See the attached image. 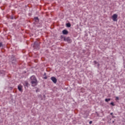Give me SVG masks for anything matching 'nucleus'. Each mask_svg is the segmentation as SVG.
<instances>
[{
  "instance_id": "f257e3e1",
  "label": "nucleus",
  "mask_w": 125,
  "mask_h": 125,
  "mask_svg": "<svg viewBox=\"0 0 125 125\" xmlns=\"http://www.w3.org/2000/svg\"><path fill=\"white\" fill-rule=\"evenodd\" d=\"M30 81L31 84H33V86H36L38 84V80H37V78L36 76H32L30 77Z\"/></svg>"
},
{
  "instance_id": "f03ea898",
  "label": "nucleus",
  "mask_w": 125,
  "mask_h": 125,
  "mask_svg": "<svg viewBox=\"0 0 125 125\" xmlns=\"http://www.w3.org/2000/svg\"><path fill=\"white\" fill-rule=\"evenodd\" d=\"M33 47L34 49L39 50V49H40V42H34Z\"/></svg>"
},
{
  "instance_id": "7ed1b4c3",
  "label": "nucleus",
  "mask_w": 125,
  "mask_h": 125,
  "mask_svg": "<svg viewBox=\"0 0 125 125\" xmlns=\"http://www.w3.org/2000/svg\"><path fill=\"white\" fill-rule=\"evenodd\" d=\"M63 41H64V42H71V39H70L69 37H63Z\"/></svg>"
},
{
  "instance_id": "20e7f679",
  "label": "nucleus",
  "mask_w": 125,
  "mask_h": 125,
  "mask_svg": "<svg viewBox=\"0 0 125 125\" xmlns=\"http://www.w3.org/2000/svg\"><path fill=\"white\" fill-rule=\"evenodd\" d=\"M112 17L113 21H117V18H118V15H117V14H113Z\"/></svg>"
},
{
  "instance_id": "39448f33",
  "label": "nucleus",
  "mask_w": 125,
  "mask_h": 125,
  "mask_svg": "<svg viewBox=\"0 0 125 125\" xmlns=\"http://www.w3.org/2000/svg\"><path fill=\"white\" fill-rule=\"evenodd\" d=\"M51 80L54 83H57V79L54 77H51Z\"/></svg>"
},
{
  "instance_id": "423d86ee",
  "label": "nucleus",
  "mask_w": 125,
  "mask_h": 125,
  "mask_svg": "<svg viewBox=\"0 0 125 125\" xmlns=\"http://www.w3.org/2000/svg\"><path fill=\"white\" fill-rule=\"evenodd\" d=\"M23 85L25 86V87H28L29 86V83L27 81H25L24 83H23Z\"/></svg>"
},
{
  "instance_id": "0eeeda50",
  "label": "nucleus",
  "mask_w": 125,
  "mask_h": 125,
  "mask_svg": "<svg viewBox=\"0 0 125 125\" xmlns=\"http://www.w3.org/2000/svg\"><path fill=\"white\" fill-rule=\"evenodd\" d=\"M18 88L19 91H21V92H22V91H23V90H22V85H19L18 86Z\"/></svg>"
},
{
  "instance_id": "6e6552de",
  "label": "nucleus",
  "mask_w": 125,
  "mask_h": 125,
  "mask_svg": "<svg viewBox=\"0 0 125 125\" xmlns=\"http://www.w3.org/2000/svg\"><path fill=\"white\" fill-rule=\"evenodd\" d=\"M68 32L67 31V30H63L62 31V34L63 35H68Z\"/></svg>"
},
{
  "instance_id": "1a4fd4ad",
  "label": "nucleus",
  "mask_w": 125,
  "mask_h": 125,
  "mask_svg": "<svg viewBox=\"0 0 125 125\" xmlns=\"http://www.w3.org/2000/svg\"><path fill=\"white\" fill-rule=\"evenodd\" d=\"M34 20L35 22H39V18L38 17H35Z\"/></svg>"
},
{
  "instance_id": "9d476101",
  "label": "nucleus",
  "mask_w": 125,
  "mask_h": 125,
  "mask_svg": "<svg viewBox=\"0 0 125 125\" xmlns=\"http://www.w3.org/2000/svg\"><path fill=\"white\" fill-rule=\"evenodd\" d=\"M66 25L67 28H70V27H71V23H70L69 22L66 23Z\"/></svg>"
},
{
  "instance_id": "9b49d317",
  "label": "nucleus",
  "mask_w": 125,
  "mask_h": 125,
  "mask_svg": "<svg viewBox=\"0 0 125 125\" xmlns=\"http://www.w3.org/2000/svg\"><path fill=\"white\" fill-rule=\"evenodd\" d=\"M111 100V99H105V102H109Z\"/></svg>"
},
{
  "instance_id": "f8f14e48",
  "label": "nucleus",
  "mask_w": 125,
  "mask_h": 125,
  "mask_svg": "<svg viewBox=\"0 0 125 125\" xmlns=\"http://www.w3.org/2000/svg\"><path fill=\"white\" fill-rule=\"evenodd\" d=\"M0 47H3V44H2V42H0Z\"/></svg>"
},
{
  "instance_id": "ddd939ff",
  "label": "nucleus",
  "mask_w": 125,
  "mask_h": 125,
  "mask_svg": "<svg viewBox=\"0 0 125 125\" xmlns=\"http://www.w3.org/2000/svg\"><path fill=\"white\" fill-rule=\"evenodd\" d=\"M110 105H112V106H115V104H114L113 102H111V103H110Z\"/></svg>"
},
{
  "instance_id": "4468645a",
  "label": "nucleus",
  "mask_w": 125,
  "mask_h": 125,
  "mask_svg": "<svg viewBox=\"0 0 125 125\" xmlns=\"http://www.w3.org/2000/svg\"><path fill=\"white\" fill-rule=\"evenodd\" d=\"M10 19H11L12 20H13V19H14V17L13 16H11L10 18Z\"/></svg>"
},
{
  "instance_id": "2eb2a0df",
  "label": "nucleus",
  "mask_w": 125,
  "mask_h": 125,
  "mask_svg": "<svg viewBox=\"0 0 125 125\" xmlns=\"http://www.w3.org/2000/svg\"><path fill=\"white\" fill-rule=\"evenodd\" d=\"M94 63L95 65H96V64H97V63H98V62H96V61H94Z\"/></svg>"
},
{
  "instance_id": "dca6fc26",
  "label": "nucleus",
  "mask_w": 125,
  "mask_h": 125,
  "mask_svg": "<svg viewBox=\"0 0 125 125\" xmlns=\"http://www.w3.org/2000/svg\"><path fill=\"white\" fill-rule=\"evenodd\" d=\"M44 80H47V76H45L44 77Z\"/></svg>"
},
{
  "instance_id": "f3484780",
  "label": "nucleus",
  "mask_w": 125,
  "mask_h": 125,
  "mask_svg": "<svg viewBox=\"0 0 125 125\" xmlns=\"http://www.w3.org/2000/svg\"><path fill=\"white\" fill-rule=\"evenodd\" d=\"M97 66L99 67L100 66V64H99V63L98 62V63H97Z\"/></svg>"
},
{
  "instance_id": "a211bd4d",
  "label": "nucleus",
  "mask_w": 125,
  "mask_h": 125,
  "mask_svg": "<svg viewBox=\"0 0 125 125\" xmlns=\"http://www.w3.org/2000/svg\"><path fill=\"white\" fill-rule=\"evenodd\" d=\"M119 98L118 97H116V100H119Z\"/></svg>"
},
{
  "instance_id": "6ab92c4d",
  "label": "nucleus",
  "mask_w": 125,
  "mask_h": 125,
  "mask_svg": "<svg viewBox=\"0 0 125 125\" xmlns=\"http://www.w3.org/2000/svg\"><path fill=\"white\" fill-rule=\"evenodd\" d=\"M64 37L63 36H61V39H64Z\"/></svg>"
},
{
  "instance_id": "aec40b11",
  "label": "nucleus",
  "mask_w": 125,
  "mask_h": 125,
  "mask_svg": "<svg viewBox=\"0 0 125 125\" xmlns=\"http://www.w3.org/2000/svg\"><path fill=\"white\" fill-rule=\"evenodd\" d=\"M89 125H91V124H92V121H90L89 123Z\"/></svg>"
},
{
  "instance_id": "412c9836",
  "label": "nucleus",
  "mask_w": 125,
  "mask_h": 125,
  "mask_svg": "<svg viewBox=\"0 0 125 125\" xmlns=\"http://www.w3.org/2000/svg\"><path fill=\"white\" fill-rule=\"evenodd\" d=\"M43 76H46V73H44Z\"/></svg>"
},
{
  "instance_id": "4be33fe9",
  "label": "nucleus",
  "mask_w": 125,
  "mask_h": 125,
  "mask_svg": "<svg viewBox=\"0 0 125 125\" xmlns=\"http://www.w3.org/2000/svg\"><path fill=\"white\" fill-rule=\"evenodd\" d=\"M110 115H113V112H111V113H110Z\"/></svg>"
},
{
  "instance_id": "5701e85b",
  "label": "nucleus",
  "mask_w": 125,
  "mask_h": 125,
  "mask_svg": "<svg viewBox=\"0 0 125 125\" xmlns=\"http://www.w3.org/2000/svg\"><path fill=\"white\" fill-rule=\"evenodd\" d=\"M0 73L1 74H2V72H1V71H0Z\"/></svg>"
},
{
  "instance_id": "b1692460",
  "label": "nucleus",
  "mask_w": 125,
  "mask_h": 125,
  "mask_svg": "<svg viewBox=\"0 0 125 125\" xmlns=\"http://www.w3.org/2000/svg\"><path fill=\"white\" fill-rule=\"evenodd\" d=\"M112 118H115V116L112 115Z\"/></svg>"
},
{
  "instance_id": "393cba45",
  "label": "nucleus",
  "mask_w": 125,
  "mask_h": 125,
  "mask_svg": "<svg viewBox=\"0 0 125 125\" xmlns=\"http://www.w3.org/2000/svg\"><path fill=\"white\" fill-rule=\"evenodd\" d=\"M112 123H115V121H113Z\"/></svg>"
}]
</instances>
